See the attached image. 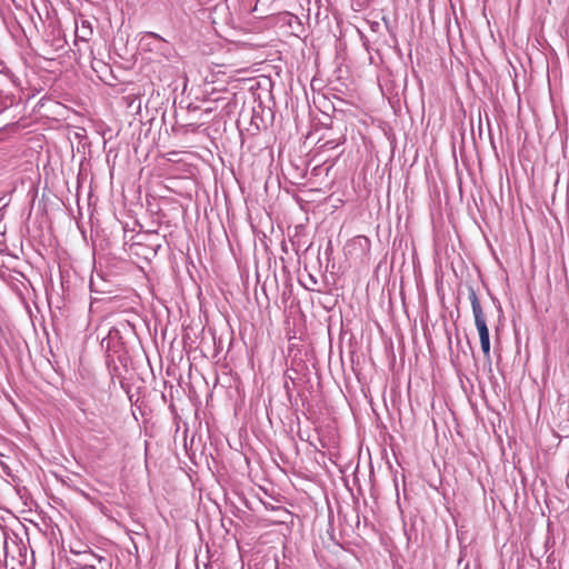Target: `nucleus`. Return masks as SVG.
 <instances>
[{
    "label": "nucleus",
    "instance_id": "obj_1",
    "mask_svg": "<svg viewBox=\"0 0 569 569\" xmlns=\"http://www.w3.org/2000/svg\"><path fill=\"white\" fill-rule=\"evenodd\" d=\"M469 300L472 308V313L475 317V325L477 327L479 338H480V346L483 353L485 359L487 362L490 363V336H489V329L486 322V317L482 311V308L480 306V301L478 299V296L472 287H469Z\"/></svg>",
    "mask_w": 569,
    "mask_h": 569
},
{
    "label": "nucleus",
    "instance_id": "obj_2",
    "mask_svg": "<svg viewBox=\"0 0 569 569\" xmlns=\"http://www.w3.org/2000/svg\"><path fill=\"white\" fill-rule=\"evenodd\" d=\"M93 33L91 23L88 20H82L81 26L76 31V43L78 41L88 42Z\"/></svg>",
    "mask_w": 569,
    "mask_h": 569
},
{
    "label": "nucleus",
    "instance_id": "obj_3",
    "mask_svg": "<svg viewBox=\"0 0 569 569\" xmlns=\"http://www.w3.org/2000/svg\"><path fill=\"white\" fill-rule=\"evenodd\" d=\"M82 556H83V563L86 561H89L90 563H93V560H98V561H102L103 560V557L98 556V555L93 553L92 551H84V552H82Z\"/></svg>",
    "mask_w": 569,
    "mask_h": 569
},
{
    "label": "nucleus",
    "instance_id": "obj_4",
    "mask_svg": "<svg viewBox=\"0 0 569 569\" xmlns=\"http://www.w3.org/2000/svg\"><path fill=\"white\" fill-rule=\"evenodd\" d=\"M74 569H96V566L89 561H86L83 565H77Z\"/></svg>",
    "mask_w": 569,
    "mask_h": 569
},
{
    "label": "nucleus",
    "instance_id": "obj_5",
    "mask_svg": "<svg viewBox=\"0 0 569 569\" xmlns=\"http://www.w3.org/2000/svg\"><path fill=\"white\" fill-rule=\"evenodd\" d=\"M340 143H341V141L336 142L335 140H329V141H326L322 147L327 148V149H333L335 147H337Z\"/></svg>",
    "mask_w": 569,
    "mask_h": 569
},
{
    "label": "nucleus",
    "instance_id": "obj_6",
    "mask_svg": "<svg viewBox=\"0 0 569 569\" xmlns=\"http://www.w3.org/2000/svg\"><path fill=\"white\" fill-rule=\"evenodd\" d=\"M251 124H254L257 129H259V123L257 122V120H254V118L251 119Z\"/></svg>",
    "mask_w": 569,
    "mask_h": 569
},
{
    "label": "nucleus",
    "instance_id": "obj_7",
    "mask_svg": "<svg viewBox=\"0 0 569 569\" xmlns=\"http://www.w3.org/2000/svg\"><path fill=\"white\" fill-rule=\"evenodd\" d=\"M151 37L156 38L157 40H162V38L156 33H150Z\"/></svg>",
    "mask_w": 569,
    "mask_h": 569
},
{
    "label": "nucleus",
    "instance_id": "obj_8",
    "mask_svg": "<svg viewBox=\"0 0 569 569\" xmlns=\"http://www.w3.org/2000/svg\"><path fill=\"white\" fill-rule=\"evenodd\" d=\"M252 118H254V120H258V117H256V110L253 109V116Z\"/></svg>",
    "mask_w": 569,
    "mask_h": 569
},
{
    "label": "nucleus",
    "instance_id": "obj_9",
    "mask_svg": "<svg viewBox=\"0 0 569 569\" xmlns=\"http://www.w3.org/2000/svg\"><path fill=\"white\" fill-rule=\"evenodd\" d=\"M310 279L313 283H317V280L312 276H310Z\"/></svg>",
    "mask_w": 569,
    "mask_h": 569
}]
</instances>
